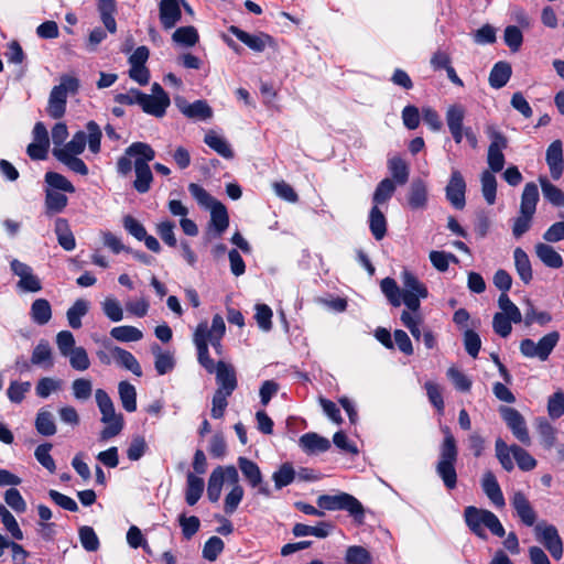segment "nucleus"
Returning a JSON list of instances; mask_svg holds the SVG:
<instances>
[{
  "label": "nucleus",
  "instance_id": "1",
  "mask_svg": "<svg viewBox=\"0 0 564 564\" xmlns=\"http://www.w3.org/2000/svg\"><path fill=\"white\" fill-rule=\"evenodd\" d=\"M442 431L444 433V438L440 445V454L435 465V471L446 489L453 490L457 486L456 463L458 459V448L451 430L445 426Z\"/></svg>",
  "mask_w": 564,
  "mask_h": 564
},
{
  "label": "nucleus",
  "instance_id": "2",
  "mask_svg": "<svg viewBox=\"0 0 564 564\" xmlns=\"http://www.w3.org/2000/svg\"><path fill=\"white\" fill-rule=\"evenodd\" d=\"M127 153L138 155L133 164L135 172V180L133 182L134 189L140 194L148 193L153 182V174L149 162L155 158V151L148 143L133 142L127 148Z\"/></svg>",
  "mask_w": 564,
  "mask_h": 564
},
{
  "label": "nucleus",
  "instance_id": "3",
  "mask_svg": "<svg viewBox=\"0 0 564 564\" xmlns=\"http://www.w3.org/2000/svg\"><path fill=\"white\" fill-rule=\"evenodd\" d=\"M464 518L469 530L482 540L487 539L485 529L499 538L506 534L499 518L489 510L469 506L464 510Z\"/></svg>",
  "mask_w": 564,
  "mask_h": 564
},
{
  "label": "nucleus",
  "instance_id": "4",
  "mask_svg": "<svg viewBox=\"0 0 564 564\" xmlns=\"http://www.w3.org/2000/svg\"><path fill=\"white\" fill-rule=\"evenodd\" d=\"M539 197L538 185L533 182L527 183L521 194L519 215L512 224V235L514 238L519 239L530 230Z\"/></svg>",
  "mask_w": 564,
  "mask_h": 564
},
{
  "label": "nucleus",
  "instance_id": "5",
  "mask_svg": "<svg viewBox=\"0 0 564 564\" xmlns=\"http://www.w3.org/2000/svg\"><path fill=\"white\" fill-rule=\"evenodd\" d=\"M87 133L84 131H77L72 140L65 143L62 148H54L53 155H62L66 153L68 155H79L84 152L86 144L93 153L100 151L101 130L95 121H89L86 124Z\"/></svg>",
  "mask_w": 564,
  "mask_h": 564
},
{
  "label": "nucleus",
  "instance_id": "6",
  "mask_svg": "<svg viewBox=\"0 0 564 564\" xmlns=\"http://www.w3.org/2000/svg\"><path fill=\"white\" fill-rule=\"evenodd\" d=\"M95 398L101 414L100 421L106 424L99 437L100 441H108L121 433L124 424L123 416L116 412L113 402L105 390L97 389Z\"/></svg>",
  "mask_w": 564,
  "mask_h": 564
},
{
  "label": "nucleus",
  "instance_id": "7",
  "mask_svg": "<svg viewBox=\"0 0 564 564\" xmlns=\"http://www.w3.org/2000/svg\"><path fill=\"white\" fill-rule=\"evenodd\" d=\"M79 88L77 78L68 75L61 77V83L51 90L47 106V113L53 119H59L66 110V101L68 94H76Z\"/></svg>",
  "mask_w": 564,
  "mask_h": 564
},
{
  "label": "nucleus",
  "instance_id": "8",
  "mask_svg": "<svg viewBox=\"0 0 564 564\" xmlns=\"http://www.w3.org/2000/svg\"><path fill=\"white\" fill-rule=\"evenodd\" d=\"M402 303L412 312L420 310V301L426 299L429 291L426 286L410 271L401 273Z\"/></svg>",
  "mask_w": 564,
  "mask_h": 564
},
{
  "label": "nucleus",
  "instance_id": "9",
  "mask_svg": "<svg viewBox=\"0 0 564 564\" xmlns=\"http://www.w3.org/2000/svg\"><path fill=\"white\" fill-rule=\"evenodd\" d=\"M317 506L325 510H346L356 519L364 517V507L354 496L347 492L337 495H322L317 498Z\"/></svg>",
  "mask_w": 564,
  "mask_h": 564
},
{
  "label": "nucleus",
  "instance_id": "10",
  "mask_svg": "<svg viewBox=\"0 0 564 564\" xmlns=\"http://www.w3.org/2000/svg\"><path fill=\"white\" fill-rule=\"evenodd\" d=\"M560 339L557 332L544 335L538 343L532 339H523L520 343V351L527 358H539L544 361L556 346Z\"/></svg>",
  "mask_w": 564,
  "mask_h": 564
},
{
  "label": "nucleus",
  "instance_id": "11",
  "mask_svg": "<svg viewBox=\"0 0 564 564\" xmlns=\"http://www.w3.org/2000/svg\"><path fill=\"white\" fill-rule=\"evenodd\" d=\"M487 134L490 139L487 162L491 172L498 173L505 166L503 150L508 147V140L500 131L492 127L487 129Z\"/></svg>",
  "mask_w": 564,
  "mask_h": 564
},
{
  "label": "nucleus",
  "instance_id": "12",
  "mask_svg": "<svg viewBox=\"0 0 564 564\" xmlns=\"http://www.w3.org/2000/svg\"><path fill=\"white\" fill-rule=\"evenodd\" d=\"M10 269L14 275L19 278L17 289L23 293H37L43 286L41 279L33 272V269L18 260L13 259L10 262Z\"/></svg>",
  "mask_w": 564,
  "mask_h": 564
},
{
  "label": "nucleus",
  "instance_id": "13",
  "mask_svg": "<svg viewBox=\"0 0 564 564\" xmlns=\"http://www.w3.org/2000/svg\"><path fill=\"white\" fill-rule=\"evenodd\" d=\"M499 413L513 436L522 444L531 445V437L523 415L514 408L500 406Z\"/></svg>",
  "mask_w": 564,
  "mask_h": 564
},
{
  "label": "nucleus",
  "instance_id": "14",
  "mask_svg": "<svg viewBox=\"0 0 564 564\" xmlns=\"http://www.w3.org/2000/svg\"><path fill=\"white\" fill-rule=\"evenodd\" d=\"M536 539L546 547L550 554L560 560L563 556V542L557 529L552 524L539 523L534 528Z\"/></svg>",
  "mask_w": 564,
  "mask_h": 564
},
{
  "label": "nucleus",
  "instance_id": "15",
  "mask_svg": "<svg viewBox=\"0 0 564 564\" xmlns=\"http://www.w3.org/2000/svg\"><path fill=\"white\" fill-rule=\"evenodd\" d=\"M466 182L462 173L453 169L449 181L445 187L446 199L456 209H463L466 205Z\"/></svg>",
  "mask_w": 564,
  "mask_h": 564
},
{
  "label": "nucleus",
  "instance_id": "16",
  "mask_svg": "<svg viewBox=\"0 0 564 564\" xmlns=\"http://www.w3.org/2000/svg\"><path fill=\"white\" fill-rule=\"evenodd\" d=\"M466 109L460 104H453L447 107L445 112V121L448 131L456 144L462 143L463 132L467 128L464 126Z\"/></svg>",
  "mask_w": 564,
  "mask_h": 564
},
{
  "label": "nucleus",
  "instance_id": "17",
  "mask_svg": "<svg viewBox=\"0 0 564 564\" xmlns=\"http://www.w3.org/2000/svg\"><path fill=\"white\" fill-rule=\"evenodd\" d=\"M193 341L197 349L198 362L206 369L207 372L213 373L216 369V366L213 359L209 357L206 322H202L197 325Z\"/></svg>",
  "mask_w": 564,
  "mask_h": 564
},
{
  "label": "nucleus",
  "instance_id": "18",
  "mask_svg": "<svg viewBox=\"0 0 564 564\" xmlns=\"http://www.w3.org/2000/svg\"><path fill=\"white\" fill-rule=\"evenodd\" d=\"M238 466L243 477L252 488H258V492L262 496L269 497L270 490L265 484H263V477L259 466L247 457L238 458Z\"/></svg>",
  "mask_w": 564,
  "mask_h": 564
},
{
  "label": "nucleus",
  "instance_id": "19",
  "mask_svg": "<svg viewBox=\"0 0 564 564\" xmlns=\"http://www.w3.org/2000/svg\"><path fill=\"white\" fill-rule=\"evenodd\" d=\"M178 110L187 118L195 120H208L213 117V109L205 100L187 102L183 97L175 98Z\"/></svg>",
  "mask_w": 564,
  "mask_h": 564
},
{
  "label": "nucleus",
  "instance_id": "20",
  "mask_svg": "<svg viewBox=\"0 0 564 564\" xmlns=\"http://www.w3.org/2000/svg\"><path fill=\"white\" fill-rule=\"evenodd\" d=\"M510 501L518 517L525 525L531 527L535 523L536 513L522 491H516Z\"/></svg>",
  "mask_w": 564,
  "mask_h": 564
},
{
  "label": "nucleus",
  "instance_id": "21",
  "mask_svg": "<svg viewBox=\"0 0 564 564\" xmlns=\"http://www.w3.org/2000/svg\"><path fill=\"white\" fill-rule=\"evenodd\" d=\"M214 372H216L217 390L229 393H232L236 390L238 384L237 377L231 365H228L225 361H218Z\"/></svg>",
  "mask_w": 564,
  "mask_h": 564
},
{
  "label": "nucleus",
  "instance_id": "22",
  "mask_svg": "<svg viewBox=\"0 0 564 564\" xmlns=\"http://www.w3.org/2000/svg\"><path fill=\"white\" fill-rule=\"evenodd\" d=\"M429 192L426 183L421 178H414L408 192V205L411 209H424L427 205Z\"/></svg>",
  "mask_w": 564,
  "mask_h": 564
},
{
  "label": "nucleus",
  "instance_id": "23",
  "mask_svg": "<svg viewBox=\"0 0 564 564\" xmlns=\"http://www.w3.org/2000/svg\"><path fill=\"white\" fill-rule=\"evenodd\" d=\"M545 160L552 178L558 180L564 170L563 145L560 140H555L549 145Z\"/></svg>",
  "mask_w": 564,
  "mask_h": 564
},
{
  "label": "nucleus",
  "instance_id": "24",
  "mask_svg": "<svg viewBox=\"0 0 564 564\" xmlns=\"http://www.w3.org/2000/svg\"><path fill=\"white\" fill-rule=\"evenodd\" d=\"M481 488L488 499L498 508L506 505L503 494L492 471L487 470L481 478Z\"/></svg>",
  "mask_w": 564,
  "mask_h": 564
},
{
  "label": "nucleus",
  "instance_id": "25",
  "mask_svg": "<svg viewBox=\"0 0 564 564\" xmlns=\"http://www.w3.org/2000/svg\"><path fill=\"white\" fill-rule=\"evenodd\" d=\"M230 33H232L239 41L246 44L249 48L256 52H262L268 42L271 40L269 35L265 34H250L246 31L240 30L237 26H230Z\"/></svg>",
  "mask_w": 564,
  "mask_h": 564
},
{
  "label": "nucleus",
  "instance_id": "26",
  "mask_svg": "<svg viewBox=\"0 0 564 564\" xmlns=\"http://www.w3.org/2000/svg\"><path fill=\"white\" fill-rule=\"evenodd\" d=\"M170 97H155L143 93L142 101L140 107L142 110L151 116L161 118L165 115L167 107L170 106Z\"/></svg>",
  "mask_w": 564,
  "mask_h": 564
},
{
  "label": "nucleus",
  "instance_id": "27",
  "mask_svg": "<svg viewBox=\"0 0 564 564\" xmlns=\"http://www.w3.org/2000/svg\"><path fill=\"white\" fill-rule=\"evenodd\" d=\"M300 446L308 454L323 453L329 449L330 442L317 433H306L300 437Z\"/></svg>",
  "mask_w": 564,
  "mask_h": 564
},
{
  "label": "nucleus",
  "instance_id": "28",
  "mask_svg": "<svg viewBox=\"0 0 564 564\" xmlns=\"http://www.w3.org/2000/svg\"><path fill=\"white\" fill-rule=\"evenodd\" d=\"M514 267L520 280L529 284L533 279L532 265L528 253L520 247L513 251Z\"/></svg>",
  "mask_w": 564,
  "mask_h": 564
},
{
  "label": "nucleus",
  "instance_id": "29",
  "mask_svg": "<svg viewBox=\"0 0 564 564\" xmlns=\"http://www.w3.org/2000/svg\"><path fill=\"white\" fill-rule=\"evenodd\" d=\"M111 354H112L115 360L120 366H122L127 370L131 371L137 377L142 376L141 366H140L139 361L137 360V358L130 351H128L121 347L115 346L111 348Z\"/></svg>",
  "mask_w": 564,
  "mask_h": 564
},
{
  "label": "nucleus",
  "instance_id": "30",
  "mask_svg": "<svg viewBox=\"0 0 564 564\" xmlns=\"http://www.w3.org/2000/svg\"><path fill=\"white\" fill-rule=\"evenodd\" d=\"M535 253L536 257L549 268L558 269L563 265L562 256L547 243H536Z\"/></svg>",
  "mask_w": 564,
  "mask_h": 564
},
{
  "label": "nucleus",
  "instance_id": "31",
  "mask_svg": "<svg viewBox=\"0 0 564 564\" xmlns=\"http://www.w3.org/2000/svg\"><path fill=\"white\" fill-rule=\"evenodd\" d=\"M205 488L204 479L188 473L186 475L185 500L188 506H194L200 499Z\"/></svg>",
  "mask_w": 564,
  "mask_h": 564
},
{
  "label": "nucleus",
  "instance_id": "32",
  "mask_svg": "<svg viewBox=\"0 0 564 564\" xmlns=\"http://www.w3.org/2000/svg\"><path fill=\"white\" fill-rule=\"evenodd\" d=\"M31 364L45 369L53 367L52 348L46 340H40L34 347L31 356Z\"/></svg>",
  "mask_w": 564,
  "mask_h": 564
},
{
  "label": "nucleus",
  "instance_id": "33",
  "mask_svg": "<svg viewBox=\"0 0 564 564\" xmlns=\"http://www.w3.org/2000/svg\"><path fill=\"white\" fill-rule=\"evenodd\" d=\"M210 210V228H214L217 236H221L229 226V216L223 203H217Z\"/></svg>",
  "mask_w": 564,
  "mask_h": 564
},
{
  "label": "nucleus",
  "instance_id": "34",
  "mask_svg": "<svg viewBox=\"0 0 564 564\" xmlns=\"http://www.w3.org/2000/svg\"><path fill=\"white\" fill-rule=\"evenodd\" d=\"M55 234L59 246L64 250L72 251L75 249L76 240L65 218H57L55 220Z\"/></svg>",
  "mask_w": 564,
  "mask_h": 564
},
{
  "label": "nucleus",
  "instance_id": "35",
  "mask_svg": "<svg viewBox=\"0 0 564 564\" xmlns=\"http://www.w3.org/2000/svg\"><path fill=\"white\" fill-rule=\"evenodd\" d=\"M31 319L37 325H45L52 318V306L46 299H36L30 307Z\"/></svg>",
  "mask_w": 564,
  "mask_h": 564
},
{
  "label": "nucleus",
  "instance_id": "36",
  "mask_svg": "<svg viewBox=\"0 0 564 564\" xmlns=\"http://www.w3.org/2000/svg\"><path fill=\"white\" fill-rule=\"evenodd\" d=\"M512 74L509 63L498 62L494 65L489 74V85L495 89H500L507 85Z\"/></svg>",
  "mask_w": 564,
  "mask_h": 564
},
{
  "label": "nucleus",
  "instance_id": "37",
  "mask_svg": "<svg viewBox=\"0 0 564 564\" xmlns=\"http://www.w3.org/2000/svg\"><path fill=\"white\" fill-rule=\"evenodd\" d=\"M204 142L223 158H234V151L228 141L224 137L217 134L215 131H208L205 134Z\"/></svg>",
  "mask_w": 564,
  "mask_h": 564
},
{
  "label": "nucleus",
  "instance_id": "38",
  "mask_svg": "<svg viewBox=\"0 0 564 564\" xmlns=\"http://www.w3.org/2000/svg\"><path fill=\"white\" fill-rule=\"evenodd\" d=\"M89 302L84 299H78L75 303L67 310L66 317L68 325L78 329L82 327V318L88 313Z\"/></svg>",
  "mask_w": 564,
  "mask_h": 564
},
{
  "label": "nucleus",
  "instance_id": "39",
  "mask_svg": "<svg viewBox=\"0 0 564 564\" xmlns=\"http://www.w3.org/2000/svg\"><path fill=\"white\" fill-rule=\"evenodd\" d=\"M118 393L122 408L129 413L134 412L137 410V390L134 386L128 381H120Z\"/></svg>",
  "mask_w": 564,
  "mask_h": 564
},
{
  "label": "nucleus",
  "instance_id": "40",
  "mask_svg": "<svg viewBox=\"0 0 564 564\" xmlns=\"http://www.w3.org/2000/svg\"><path fill=\"white\" fill-rule=\"evenodd\" d=\"M369 227L376 240H381L387 232V220L379 207L373 206L369 214Z\"/></svg>",
  "mask_w": 564,
  "mask_h": 564
},
{
  "label": "nucleus",
  "instance_id": "41",
  "mask_svg": "<svg viewBox=\"0 0 564 564\" xmlns=\"http://www.w3.org/2000/svg\"><path fill=\"white\" fill-rule=\"evenodd\" d=\"M330 529L332 525L326 522H321L315 527L303 523H296L293 527L292 532L295 536L314 535L316 538H326L329 534Z\"/></svg>",
  "mask_w": 564,
  "mask_h": 564
},
{
  "label": "nucleus",
  "instance_id": "42",
  "mask_svg": "<svg viewBox=\"0 0 564 564\" xmlns=\"http://www.w3.org/2000/svg\"><path fill=\"white\" fill-rule=\"evenodd\" d=\"M536 430L544 448L550 449L555 446L557 431L550 422L545 419H539Z\"/></svg>",
  "mask_w": 564,
  "mask_h": 564
},
{
  "label": "nucleus",
  "instance_id": "43",
  "mask_svg": "<svg viewBox=\"0 0 564 564\" xmlns=\"http://www.w3.org/2000/svg\"><path fill=\"white\" fill-rule=\"evenodd\" d=\"M68 198L57 191L47 189L45 195V208L47 215L57 214L67 206Z\"/></svg>",
  "mask_w": 564,
  "mask_h": 564
},
{
  "label": "nucleus",
  "instance_id": "44",
  "mask_svg": "<svg viewBox=\"0 0 564 564\" xmlns=\"http://www.w3.org/2000/svg\"><path fill=\"white\" fill-rule=\"evenodd\" d=\"M35 429L43 436H52L56 433L54 415L46 410H40L35 419Z\"/></svg>",
  "mask_w": 564,
  "mask_h": 564
},
{
  "label": "nucleus",
  "instance_id": "45",
  "mask_svg": "<svg viewBox=\"0 0 564 564\" xmlns=\"http://www.w3.org/2000/svg\"><path fill=\"white\" fill-rule=\"evenodd\" d=\"M481 182V193L489 205H494L496 202L497 195V180L494 175V172L484 171L480 176Z\"/></svg>",
  "mask_w": 564,
  "mask_h": 564
},
{
  "label": "nucleus",
  "instance_id": "46",
  "mask_svg": "<svg viewBox=\"0 0 564 564\" xmlns=\"http://www.w3.org/2000/svg\"><path fill=\"white\" fill-rule=\"evenodd\" d=\"M110 335L121 343L138 341L143 338V333L139 328L130 325L113 327L110 330Z\"/></svg>",
  "mask_w": 564,
  "mask_h": 564
},
{
  "label": "nucleus",
  "instance_id": "47",
  "mask_svg": "<svg viewBox=\"0 0 564 564\" xmlns=\"http://www.w3.org/2000/svg\"><path fill=\"white\" fill-rule=\"evenodd\" d=\"M539 182L541 184L544 198L554 206H561L564 202L563 192L544 176H541Z\"/></svg>",
  "mask_w": 564,
  "mask_h": 564
},
{
  "label": "nucleus",
  "instance_id": "48",
  "mask_svg": "<svg viewBox=\"0 0 564 564\" xmlns=\"http://www.w3.org/2000/svg\"><path fill=\"white\" fill-rule=\"evenodd\" d=\"M151 350L155 356V370L159 375H165L174 367V360L171 354L163 352L158 344L152 345Z\"/></svg>",
  "mask_w": 564,
  "mask_h": 564
},
{
  "label": "nucleus",
  "instance_id": "49",
  "mask_svg": "<svg viewBox=\"0 0 564 564\" xmlns=\"http://www.w3.org/2000/svg\"><path fill=\"white\" fill-rule=\"evenodd\" d=\"M388 167L394 181L403 185L408 182L409 178V167L403 159L400 156H393L388 162Z\"/></svg>",
  "mask_w": 564,
  "mask_h": 564
},
{
  "label": "nucleus",
  "instance_id": "50",
  "mask_svg": "<svg viewBox=\"0 0 564 564\" xmlns=\"http://www.w3.org/2000/svg\"><path fill=\"white\" fill-rule=\"evenodd\" d=\"M380 288H381L382 293L386 295V297L391 303V305H393V306L401 305L402 290L398 286L394 279L384 278L380 283Z\"/></svg>",
  "mask_w": 564,
  "mask_h": 564
},
{
  "label": "nucleus",
  "instance_id": "51",
  "mask_svg": "<svg viewBox=\"0 0 564 564\" xmlns=\"http://www.w3.org/2000/svg\"><path fill=\"white\" fill-rule=\"evenodd\" d=\"M496 457L506 471H511L514 468L512 460L511 446H508L502 438H497L495 443Z\"/></svg>",
  "mask_w": 564,
  "mask_h": 564
},
{
  "label": "nucleus",
  "instance_id": "52",
  "mask_svg": "<svg viewBox=\"0 0 564 564\" xmlns=\"http://www.w3.org/2000/svg\"><path fill=\"white\" fill-rule=\"evenodd\" d=\"M172 40L183 46H194L198 42V33L194 26H182L174 31Z\"/></svg>",
  "mask_w": 564,
  "mask_h": 564
},
{
  "label": "nucleus",
  "instance_id": "53",
  "mask_svg": "<svg viewBox=\"0 0 564 564\" xmlns=\"http://www.w3.org/2000/svg\"><path fill=\"white\" fill-rule=\"evenodd\" d=\"M512 456L518 467L523 471L532 470L536 467L535 458L519 445H511Z\"/></svg>",
  "mask_w": 564,
  "mask_h": 564
},
{
  "label": "nucleus",
  "instance_id": "54",
  "mask_svg": "<svg viewBox=\"0 0 564 564\" xmlns=\"http://www.w3.org/2000/svg\"><path fill=\"white\" fill-rule=\"evenodd\" d=\"M395 192V184L390 178H383L373 193L372 200L375 206H379L380 204H384L388 202Z\"/></svg>",
  "mask_w": 564,
  "mask_h": 564
},
{
  "label": "nucleus",
  "instance_id": "55",
  "mask_svg": "<svg viewBox=\"0 0 564 564\" xmlns=\"http://www.w3.org/2000/svg\"><path fill=\"white\" fill-rule=\"evenodd\" d=\"M188 191L197 204L203 208L209 209L219 203V200L215 199L203 186L196 183H191L188 185Z\"/></svg>",
  "mask_w": 564,
  "mask_h": 564
},
{
  "label": "nucleus",
  "instance_id": "56",
  "mask_svg": "<svg viewBox=\"0 0 564 564\" xmlns=\"http://www.w3.org/2000/svg\"><path fill=\"white\" fill-rule=\"evenodd\" d=\"M295 470L290 463H284L273 473L272 479L276 489H282L293 482Z\"/></svg>",
  "mask_w": 564,
  "mask_h": 564
},
{
  "label": "nucleus",
  "instance_id": "57",
  "mask_svg": "<svg viewBox=\"0 0 564 564\" xmlns=\"http://www.w3.org/2000/svg\"><path fill=\"white\" fill-rule=\"evenodd\" d=\"M69 360V365L74 370L85 371L90 367V360L86 349L78 346L66 356Z\"/></svg>",
  "mask_w": 564,
  "mask_h": 564
},
{
  "label": "nucleus",
  "instance_id": "58",
  "mask_svg": "<svg viewBox=\"0 0 564 564\" xmlns=\"http://www.w3.org/2000/svg\"><path fill=\"white\" fill-rule=\"evenodd\" d=\"M498 306L501 310V314H506L507 317L511 318L514 324L522 321V315L518 306L510 300L508 294L501 293L498 299Z\"/></svg>",
  "mask_w": 564,
  "mask_h": 564
},
{
  "label": "nucleus",
  "instance_id": "59",
  "mask_svg": "<svg viewBox=\"0 0 564 564\" xmlns=\"http://www.w3.org/2000/svg\"><path fill=\"white\" fill-rule=\"evenodd\" d=\"M346 564H371L370 553L362 546H349L345 555Z\"/></svg>",
  "mask_w": 564,
  "mask_h": 564
},
{
  "label": "nucleus",
  "instance_id": "60",
  "mask_svg": "<svg viewBox=\"0 0 564 564\" xmlns=\"http://www.w3.org/2000/svg\"><path fill=\"white\" fill-rule=\"evenodd\" d=\"M101 308L104 314L111 321V322H120L123 318V310L121 307L120 302L111 296L106 297L101 302Z\"/></svg>",
  "mask_w": 564,
  "mask_h": 564
},
{
  "label": "nucleus",
  "instance_id": "61",
  "mask_svg": "<svg viewBox=\"0 0 564 564\" xmlns=\"http://www.w3.org/2000/svg\"><path fill=\"white\" fill-rule=\"evenodd\" d=\"M220 471V469H214L208 479L207 496L212 502H217L221 496L224 482Z\"/></svg>",
  "mask_w": 564,
  "mask_h": 564
},
{
  "label": "nucleus",
  "instance_id": "62",
  "mask_svg": "<svg viewBox=\"0 0 564 564\" xmlns=\"http://www.w3.org/2000/svg\"><path fill=\"white\" fill-rule=\"evenodd\" d=\"M254 319L259 328L263 332H269L272 328V310L267 304H257L254 306Z\"/></svg>",
  "mask_w": 564,
  "mask_h": 564
},
{
  "label": "nucleus",
  "instance_id": "63",
  "mask_svg": "<svg viewBox=\"0 0 564 564\" xmlns=\"http://www.w3.org/2000/svg\"><path fill=\"white\" fill-rule=\"evenodd\" d=\"M245 495V490L241 486H234L231 490L226 495L224 502V511L227 514H232L239 503L241 502Z\"/></svg>",
  "mask_w": 564,
  "mask_h": 564
},
{
  "label": "nucleus",
  "instance_id": "64",
  "mask_svg": "<svg viewBox=\"0 0 564 564\" xmlns=\"http://www.w3.org/2000/svg\"><path fill=\"white\" fill-rule=\"evenodd\" d=\"M224 542L218 536L209 538L203 547V557L209 562H214L224 550Z\"/></svg>",
  "mask_w": 564,
  "mask_h": 564
}]
</instances>
